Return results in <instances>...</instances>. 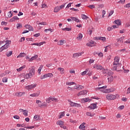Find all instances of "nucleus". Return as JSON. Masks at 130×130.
<instances>
[{
  "label": "nucleus",
  "instance_id": "412c9836",
  "mask_svg": "<svg viewBox=\"0 0 130 130\" xmlns=\"http://www.w3.org/2000/svg\"><path fill=\"white\" fill-rule=\"evenodd\" d=\"M82 38H83V35L82 34H79L76 38V39L77 40H82Z\"/></svg>",
  "mask_w": 130,
  "mask_h": 130
},
{
  "label": "nucleus",
  "instance_id": "f03ea898",
  "mask_svg": "<svg viewBox=\"0 0 130 130\" xmlns=\"http://www.w3.org/2000/svg\"><path fill=\"white\" fill-rule=\"evenodd\" d=\"M106 98L107 100H114L116 99V95L109 93L106 95Z\"/></svg>",
  "mask_w": 130,
  "mask_h": 130
},
{
  "label": "nucleus",
  "instance_id": "ea45409f",
  "mask_svg": "<svg viewBox=\"0 0 130 130\" xmlns=\"http://www.w3.org/2000/svg\"><path fill=\"white\" fill-rule=\"evenodd\" d=\"M39 118H40V116H39V115H37L34 117V119H36V120H38V119H39Z\"/></svg>",
  "mask_w": 130,
  "mask_h": 130
},
{
  "label": "nucleus",
  "instance_id": "a878e982",
  "mask_svg": "<svg viewBox=\"0 0 130 130\" xmlns=\"http://www.w3.org/2000/svg\"><path fill=\"white\" fill-rule=\"evenodd\" d=\"M81 18L83 20H87V19H89V17L85 14H82Z\"/></svg>",
  "mask_w": 130,
  "mask_h": 130
},
{
  "label": "nucleus",
  "instance_id": "3c124183",
  "mask_svg": "<svg viewBox=\"0 0 130 130\" xmlns=\"http://www.w3.org/2000/svg\"><path fill=\"white\" fill-rule=\"evenodd\" d=\"M50 100H51V97H49V98L47 99L46 101L47 103H49L50 102Z\"/></svg>",
  "mask_w": 130,
  "mask_h": 130
},
{
  "label": "nucleus",
  "instance_id": "0e129e2a",
  "mask_svg": "<svg viewBox=\"0 0 130 130\" xmlns=\"http://www.w3.org/2000/svg\"><path fill=\"white\" fill-rule=\"evenodd\" d=\"M5 76H6V73H5V72L0 75L1 78H3V77H5Z\"/></svg>",
  "mask_w": 130,
  "mask_h": 130
},
{
  "label": "nucleus",
  "instance_id": "20e7f679",
  "mask_svg": "<svg viewBox=\"0 0 130 130\" xmlns=\"http://www.w3.org/2000/svg\"><path fill=\"white\" fill-rule=\"evenodd\" d=\"M68 102H69V104L72 107H81V105L80 104L74 103L70 101V100H68Z\"/></svg>",
  "mask_w": 130,
  "mask_h": 130
},
{
  "label": "nucleus",
  "instance_id": "69168bd1",
  "mask_svg": "<svg viewBox=\"0 0 130 130\" xmlns=\"http://www.w3.org/2000/svg\"><path fill=\"white\" fill-rule=\"evenodd\" d=\"M20 42H23V41H25V37H22L20 39Z\"/></svg>",
  "mask_w": 130,
  "mask_h": 130
},
{
  "label": "nucleus",
  "instance_id": "ddd939ff",
  "mask_svg": "<svg viewBox=\"0 0 130 130\" xmlns=\"http://www.w3.org/2000/svg\"><path fill=\"white\" fill-rule=\"evenodd\" d=\"M87 94V90H82L78 93V96H81V95H86Z\"/></svg>",
  "mask_w": 130,
  "mask_h": 130
},
{
  "label": "nucleus",
  "instance_id": "774afa93",
  "mask_svg": "<svg viewBox=\"0 0 130 130\" xmlns=\"http://www.w3.org/2000/svg\"><path fill=\"white\" fill-rule=\"evenodd\" d=\"M125 8H130V3L127 4L125 6Z\"/></svg>",
  "mask_w": 130,
  "mask_h": 130
},
{
  "label": "nucleus",
  "instance_id": "5701e85b",
  "mask_svg": "<svg viewBox=\"0 0 130 130\" xmlns=\"http://www.w3.org/2000/svg\"><path fill=\"white\" fill-rule=\"evenodd\" d=\"M114 23L115 24H116L118 26H120V25H121V21H120V20H115Z\"/></svg>",
  "mask_w": 130,
  "mask_h": 130
},
{
  "label": "nucleus",
  "instance_id": "4468645a",
  "mask_svg": "<svg viewBox=\"0 0 130 130\" xmlns=\"http://www.w3.org/2000/svg\"><path fill=\"white\" fill-rule=\"evenodd\" d=\"M32 77H33V75H31L30 72L29 73L25 74V79H31Z\"/></svg>",
  "mask_w": 130,
  "mask_h": 130
},
{
  "label": "nucleus",
  "instance_id": "f3484780",
  "mask_svg": "<svg viewBox=\"0 0 130 130\" xmlns=\"http://www.w3.org/2000/svg\"><path fill=\"white\" fill-rule=\"evenodd\" d=\"M40 94V92H39L38 93H32L31 94H30V96L31 97H38V96H39Z\"/></svg>",
  "mask_w": 130,
  "mask_h": 130
},
{
  "label": "nucleus",
  "instance_id": "37998d69",
  "mask_svg": "<svg viewBox=\"0 0 130 130\" xmlns=\"http://www.w3.org/2000/svg\"><path fill=\"white\" fill-rule=\"evenodd\" d=\"M28 30L29 31H34V28H33V27L32 26L29 25L28 26Z\"/></svg>",
  "mask_w": 130,
  "mask_h": 130
},
{
  "label": "nucleus",
  "instance_id": "72a5a7b5",
  "mask_svg": "<svg viewBox=\"0 0 130 130\" xmlns=\"http://www.w3.org/2000/svg\"><path fill=\"white\" fill-rule=\"evenodd\" d=\"M48 31H50V33H51L53 31V29L51 28H49V29H46L44 30V32H45L46 33H47Z\"/></svg>",
  "mask_w": 130,
  "mask_h": 130
},
{
  "label": "nucleus",
  "instance_id": "c03bdc74",
  "mask_svg": "<svg viewBox=\"0 0 130 130\" xmlns=\"http://www.w3.org/2000/svg\"><path fill=\"white\" fill-rule=\"evenodd\" d=\"M16 96H18V97H20V96H22L23 95V93L22 92H17L16 93Z\"/></svg>",
  "mask_w": 130,
  "mask_h": 130
},
{
  "label": "nucleus",
  "instance_id": "49530a36",
  "mask_svg": "<svg viewBox=\"0 0 130 130\" xmlns=\"http://www.w3.org/2000/svg\"><path fill=\"white\" fill-rule=\"evenodd\" d=\"M124 3H125V0H120L119 2H118V4H123Z\"/></svg>",
  "mask_w": 130,
  "mask_h": 130
},
{
  "label": "nucleus",
  "instance_id": "9d476101",
  "mask_svg": "<svg viewBox=\"0 0 130 130\" xmlns=\"http://www.w3.org/2000/svg\"><path fill=\"white\" fill-rule=\"evenodd\" d=\"M19 111H20V112H23V114L25 116H28V111H27V110H23V109H20Z\"/></svg>",
  "mask_w": 130,
  "mask_h": 130
},
{
  "label": "nucleus",
  "instance_id": "680f3d73",
  "mask_svg": "<svg viewBox=\"0 0 130 130\" xmlns=\"http://www.w3.org/2000/svg\"><path fill=\"white\" fill-rule=\"evenodd\" d=\"M124 108V106L122 105V106H120L119 107V109H120V110H122V109H123Z\"/></svg>",
  "mask_w": 130,
  "mask_h": 130
},
{
  "label": "nucleus",
  "instance_id": "603ef678",
  "mask_svg": "<svg viewBox=\"0 0 130 130\" xmlns=\"http://www.w3.org/2000/svg\"><path fill=\"white\" fill-rule=\"evenodd\" d=\"M86 74H87V70L86 71L81 73V76H85V75H86Z\"/></svg>",
  "mask_w": 130,
  "mask_h": 130
},
{
  "label": "nucleus",
  "instance_id": "e2e57ef3",
  "mask_svg": "<svg viewBox=\"0 0 130 130\" xmlns=\"http://www.w3.org/2000/svg\"><path fill=\"white\" fill-rule=\"evenodd\" d=\"M122 101H124L125 102L127 101V99L126 98H123L121 99Z\"/></svg>",
  "mask_w": 130,
  "mask_h": 130
},
{
  "label": "nucleus",
  "instance_id": "bb28decb",
  "mask_svg": "<svg viewBox=\"0 0 130 130\" xmlns=\"http://www.w3.org/2000/svg\"><path fill=\"white\" fill-rule=\"evenodd\" d=\"M56 124H58V125H60V126H61L62 125H63V121H58L56 122Z\"/></svg>",
  "mask_w": 130,
  "mask_h": 130
},
{
  "label": "nucleus",
  "instance_id": "7ed1b4c3",
  "mask_svg": "<svg viewBox=\"0 0 130 130\" xmlns=\"http://www.w3.org/2000/svg\"><path fill=\"white\" fill-rule=\"evenodd\" d=\"M53 77V74L52 73H47L43 76H41L40 79L43 80V79H46V78H52Z\"/></svg>",
  "mask_w": 130,
  "mask_h": 130
},
{
  "label": "nucleus",
  "instance_id": "8fccbe9b",
  "mask_svg": "<svg viewBox=\"0 0 130 130\" xmlns=\"http://www.w3.org/2000/svg\"><path fill=\"white\" fill-rule=\"evenodd\" d=\"M98 8H99V9H102V8H103L104 7V5H103V4H100V5H98Z\"/></svg>",
  "mask_w": 130,
  "mask_h": 130
},
{
  "label": "nucleus",
  "instance_id": "473e14b6",
  "mask_svg": "<svg viewBox=\"0 0 130 130\" xmlns=\"http://www.w3.org/2000/svg\"><path fill=\"white\" fill-rule=\"evenodd\" d=\"M57 70L58 71H59L60 72H61V74H63L64 72V69L63 68H58Z\"/></svg>",
  "mask_w": 130,
  "mask_h": 130
},
{
  "label": "nucleus",
  "instance_id": "2eb2a0df",
  "mask_svg": "<svg viewBox=\"0 0 130 130\" xmlns=\"http://www.w3.org/2000/svg\"><path fill=\"white\" fill-rule=\"evenodd\" d=\"M86 124V123L83 122L82 123L79 127V128L80 129H85V127H86V126H85V125Z\"/></svg>",
  "mask_w": 130,
  "mask_h": 130
},
{
  "label": "nucleus",
  "instance_id": "a211bd4d",
  "mask_svg": "<svg viewBox=\"0 0 130 130\" xmlns=\"http://www.w3.org/2000/svg\"><path fill=\"white\" fill-rule=\"evenodd\" d=\"M16 20H19V18H18L17 16H14V17H12L10 19V22H15V21H16Z\"/></svg>",
  "mask_w": 130,
  "mask_h": 130
},
{
  "label": "nucleus",
  "instance_id": "0eeeda50",
  "mask_svg": "<svg viewBox=\"0 0 130 130\" xmlns=\"http://www.w3.org/2000/svg\"><path fill=\"white\" fill-rule=\"evenodd\" d=\"M9 47H10V45L8 44H5L4 45L0 48V52H2V51L5 50V49H8Z\"/></svg>",
  "mask_w": 130,
  "mask_h": 130
},
{
  "label": "nucleus",
  "instance_id": "e433bc0d",
  "mask_svg": "<svg viewBox=\"0 0 130 130\" xmlns=\"http://www.w3.org/2000/svg\"><path fill=\"white\" fill-rule=\"evenodd\" d=\"M51 101H53L54 102H58V100L57 99L51 97Z\"/></svg>",
  "mask_w": 130,
  "mask_h": 130
},
{
  "label": "nucleus",
  "instance_id": "f704fd0d",
  "mask_svg": "<svg viewBox=\"0 0 130 130\" xmlns=\"http://www.w3.org/2000/svg\"><path fill=\"white\" fill-rule=\"evenodd\" d=\"M75 82H67L66 85L68 86H72V85H75Z\"/></svg>",
  "mask_w": 130,
  "mask_h": 130
},
{
  "label": "nucleus",
  "instance_id": "de8ad7c7",
  "mask_svg": "<svg viewBox=\"0 0 130 130\" xmlns=\"http://www.w3.org/2000/svg\"><path fill=\"white\" fill-rule=\"evenodd\" d=\"M30 15L31 16H35V17H36V16H37V14L33 11L31 12Z\"/></svg>",
  "mask_w": 130,
  "mask_h": 130
},
{
  "label": "nucleus",
  "instance_id": "39448f33",
  "mask_svg": "<svg viewBox=\"0 0 130 130\" xmlns=\"http://www.w3.org/2000/svg\"><path fill=\"white\" fill-rule=\"evenodd\" d=\"M37 86V84H31L30 85H27L25 86V89L26 90H28V91H30V90H32V89H34Z\"/></svg>",
  "mask_w": 130,
  "mask_h": 130
},
{
  "label": "nucleus",
  "instance_id": "f257e3e1",
  "mask_svg": "<svg viewBox=\"0 0 130 130\" xmlns=\"http://www.w3.org/2000/svg\"><path fill=\"white\" fill-rule=\"evenodd\" d=\"M113 69L115 71H117V68L118 70L121 68V64L119 63V57L116 56L114 58V61L113 62Z\"/></svg>",
  "mask_w": 130,
  "mask_h": 130
},
{
  "label": "nucleus",
  "instance_id": "c756f323",
  "mask_svg": "<svg viewBox=\"0 0 130 130\" xmlns=\"http://www.w3.org/2000/svg\"><path fill=\"white\" fill-rule=\"evenodd\" d=\"M42 69H43V66L41 65L38 70V74H41V70H42Z\"/></svg>",
  "mask_w": 130,
  "mask_h": 130
},
{
  "label": "nucleus",
  "instance_id": "2f4dec72",
  "mask_svg": "<svg viewBox=\"0 0 130 130\" xmlns=\"http://www.w3.org/2000/svg\"><path fill=\"white\" fill-rule=\"evenodd\" d=\"M64 42V40H61L59 42L57 43L58 45H63V43Z\"/></svg>",
  "mask_w": 130,
  "mask_h": 130
},
{
  "label": "nucleus",
  "instance_id": "09e8293b",
  "mask_svg": "<svg viewBox=\"0 0 130 130\" xmlns=\"http://www.w3.org/2000/svg\"><path fill=\"white\" fill-rule=\"evenodd\" d=\"M86 115H87V116H90V117L94 116V115H92V113H91L90 112H87L86 113Z\"/></svg>",
  "mask_w": 130,
  "mask_h": 130
},
{
  "label": "nucleus",
  "instance_id": "393cba45",
  "mask_svg": "<svg viewBox=\"0 0 130 130\" xmlns=\"http://www.w3.org/2000/svg\"><path fill=\"white\" fill-rule=\"evenodd\" d=\"M71 19H72V20L73 21H75V22H76L77 23H79V22H80V20L78 19V18H76V17H71Z\"/></svg>",
  "mask_w": 130,
  "mask_h": 130
},
{
  "label": "nucleus",
  "instance_id": "5fc2aeb1",
  "mask_svg": "<svg viewBox=\"0 0 130 130\" xmlns=\"http://www.w3.org/2000/svg\"><path fill=\"white\" fill-rule=\"evenodd\" d=\"M20 27H22V24L20 23L17 24V29H20Z\"/></svg>",
  "mask_w": 130,
  "mask_h": 130
},
{
  "label": "nucleus",
  "instance_id": "58836bf2",
  "mask_svg": "<svg viewBox=\"0 0 130 130\" xmlns=\"http://www.w3.org/2000/svg\"><path fill=\"white\" fill-rule=\"evenodd\" d=\"M8 18H12L13 17V13H12V11H10L8 13Z\"/></svg>",
  "mask_w": 130,
  "mask_h": 130
},
{
  "label": "nucleus",
  "instance_id": "4d7b16f0",
  "mask_svg": "<svg viewBox=\"0 0 130 130\" xmlns=\"http://www.w3.org/2000/svg\"><path fill=\"white\" fill-rule=\"evenodd\" d=\"M64 115V112H62V113H61L59 116V118H61V117H62V116H63Z\"/></svg>",
  "mask_w": 130,
  "mask_h": 130
},
{
  "label": "nucleus",
  "instance_id": "9b49d317",
  "mask_svg": "<svg viewBox=\"0 0 130 130\" xmlns=\"http://www.w3.org/2000/svg\"><path fill=\"white\" fill-rule=\"evenodd\" d=\"M107 88V86H102L101 87H98L95 88L96 91H101V92H103V90H105L104 89H106Z\"/></svg>",
  "mask_w": 130,
  "mask_h": 130
},
{
  "label": "nucleus",
  "instance_id": "6e6552de",
  "mask_svg": "<svg viewBox=\"0 0 130 130\" xmlns=\"http://www.w3.org/2000/svg\"><path fill=\"white\" fill-rule=\"evenodd\" d=\"M93 68L96 69V70H101V71H105L104 68L102 66L95 64Z\"/></svg>",
  "mask_w": 130,
  "mask_h": 130
},
{
  "label": "nucleus",
  "instance_id": "4be33fe9",
  "mask_svg": "<svg viewBox=\"0 0 130 130\" xmlns=\"http://www.w3.org/2000/svg\"><path fill=\"white\" fill-rule=\"evenodd\" d=\"M59 11H60V8L58 6H57L54 9V13H58V12H59Z\"/></svg>",
  "mask_w": 130,
  "mask_h": 130
},
{
  "label": "nucleus",
  "instance_id": "6e6d98bb",
  "mask_svg": "<svg viewBox=\"0 0 130 130\" xmlns=\"http://www.w3.org/2000/svg\"><path fill=\"white\" fill-rule=\"evenodd\" d=\"M38 25H47V23L45 22H42L40 23H38Z\"/></svg>",
  "mask_w": 130,
  "mask_h": 130
},
{
  "label": "nucleus",
  "instance_id": "b1692460",
  "mask_svg": "<svg viewBox=\"0 0 130 130\" xmlns=\"http://www.w3.org/2000/svg\"><path fill=\"white\" fill-rule=\"evenodd\" d=\"M13 54V51H10L9 52H7L6 53V55L8 57H9V56H11Z\"/></svg>",
  "mask_w": 130,
  "mask_h": 130
},
{
  "label": "nucleus",
  "instance_id": "c85d7f7f",
  "mask_svg": "<svg viewBox=\"0 0 130 130\" xmlns=\"http://www.w3.org/2000/svg\"><path fill=\"white\" fill-rule=\"evenodd\" d=\"M113 90H110V89L103 90V93H111Z\"/></svg>",
  "mask_w": 130,
  "mask_h": 130
},
{
  "label": "nucleus",
  "instance_id": "cd10ccee",
  "mask_svg": "<svg viewBox=\"0 0 130 130\" xmlns=\"http://www.w3.org/2000/svg\"><path fill=\"white\" fill-rule=\"evenodd\" d=\"M108 80L109 83H111L113 81V76H111L108 78Z\"/></svg>",
  "mask_w": 130,
  "mask_h": 130
},
{
  "label": "nucleus",
  "instance_id": "a18cd8bd",
  "mask_svg": "<svg viewBox=\"0 0 130 130\" xmlns=\"http://www.w3.org/2000/svg\"><path fill=\"white\" fill-rule=\"evenodd\" d=\"M1 25L3 26H7L8 25V22H5V21H2L1 23Z\"/></svg>",
  "mask_w": 130,
  "mask_h": 130
},
{
  "label": "nucleus",
  "instance_id": "7c9ffc66",
  "mask_svg": "<svg viewBox=\"0 0 130 130\" xmlns=\"http://www.w3.org/2000/svg\"><path fill=\"white\" fill-rule=\"evenodd\" d=\"M63 31H71L72 30V27H66L64 28H62Z\"/></svg>",
  "mask_w": 130,
  "mask_h": 130
},
{
  "label": "nucleus",
  "instance_id": "f8f14e48",
  "mask_svg": "<svg viewBox=\"0 0 130 130\" xmlns=\"http://www.w3.org/2000/svg\"><path fill=\"white\" fill-rule=\"evenodd\" d=\"M97 107V104H91L89 107L88 108H90L91 109H95Z\"/></svg>",
  "mask_w": 130,
  "mask_h": 130
},
{
  "label": "nucleus",
  "instance_id": "338daca9",
  "mask_svg": "<svg viewBox=\"0 0 130 130\" xmlns=\"http://www.w3.org/2000/svg\"><path fill=\"white\" fill-rule=\"evenodd\" d=\"M113 29V28H112V27H108V31H112V30Z\"/></svg>",
  "mask_w": 130,
  "mask_h": 130
},
{
  "label": "nucleus",
  "instance_id": "bf43d9fd",
  "mask_svg": "<svg viewBox=\"0 0 130 130\" xmlns=\"http://www.w3.org/2000/svg\"><path fill=\"white\" fill-rule=\"evenodd\" d=\"M113 13H114V11H111L110 13L109 14V17H110V16L112 15L113 14Z\"/></svg>",
  "mask_w": 130,
  "mask_h": 130
},
{
  "label": "nucleus",
  "instance_id": "dca6fc26",
  "mask_svg": "<svg viewBox=\"0 0 130 130\" xmlns=\"http://www.w3.org/2000/svg\"><path fill=\"white\" fill-rule=\"evenodd\" d=\"M36 58H38V55H35L34 56H32L31 58H30L29 60V61H32V60H35Z\"/></svg>",
  "mask_w": 130,
  "mask_h": 130
},
{
  "label": "nucleus",
  "instance_id": "a19ab883",
  "mask_svg": "<svg viewBox=\"0 0 130 130\" xmlns=\"http://www.w3.org/2000/svg\"><path fill=\"white\" fill-rule=\"evenodd\" d=\"M99 39L100 40H101L102 41H105L106 40V38L100 37V38H99Z\"/></svg>",
  "mask_w": 130,
  "mask_h": 130
},
{
  "label": "nucleus",
  "instance_id": "c9c22d12",
  "mask_svg": "<svg viewBox=\"0 0 130 130\" xmlns=\"http://www.w3.org/2000/svg\"><path fill=\"white\" fill-rule=\"evenodd\" d=\"M25 68H26V66H23L20 67L19 69H17V72H21V71H22V70H23V69H25Z\"/></svg>",
  "mask_w": 130,
  "mask_h": 130
},
{
  "label": "nucleus",
  "instance_id": "1a4fd4ad",
  "mask_svg": "<svg viewBox=\"0 0 130 130\" xmlns=\"http://www.w3.org/2000/svg\"><path fill=\"white\" fill-rule=\"evenodd\" d=\"M95 44H96V43H95V42H94L93 41H91L90 42L87 43L86 44V45H87V46L92 47L93 46H95Z\"/></svg>",
  "mask_w": 130,
  "mask_h": 130
},
{
  "label": "nucleus",
  "instance_id": "864d4df0",
  "mask_svg": "<svg viewBox=\"0 0 130 130\" xmlns=\"http://www.w3.org/2000/svg\"><path fill=\"white\" fill-rule=\"evenodd\" d=\"M88 8H89L90 9H95V5H89L88 6Z\"/></svg>",
  "mask_w": 130,
  "mask_h": 130
},
{
  "label": "nucleus",
  "instance_id": "052dcab7",
  "mask_svg": "<svg viewBox=\"0 0 130 130\" xmlns=\"http://www.w3.org/2000/svg\"><path fill=\"white\" fill-rule=\"evenodd\" d=\"M35 37H39L40 36V33L36 34L34 35Z\"/></svg>",
  "mask_w": 130,
  "mask_h": 130
},
{
  "label": "nucleus",
  "instance_id": "6ab92c4d",
  "mask_svg": "<svg viewBox=\"0 0 130 130\" xmlns=\"http://www.w3.org/2000/svg\"><path fill=\"white\" fill-rule=\"evenodd\" d=\"M29 73L31 75L34 76V75H35V69L33 68H31L29 71Z\"/></svg>",
  "mask_w": 130,
  "mask_h": 130
},
{
  "label": "nucleus",
  "instance_id": "4c0bfd02",
  "mask_svg": "<svg viewBox=\"0 0 130 130\" xmlns=\"http://www.w3.org/2000/svg\"><path fill=\"white\" fill-rule=\"evenodd\" d=\"M82 101H84V102H90V101H91V100L90 101V99L89 98H87L86 99H82Z\"/></svg>",
  "mask_w": 130,
  "mask_h": 130
},
{
  "label": "nucleus",
  "instance_id": "aec40b11",
  "mask_svg": "<svg viewBox=\"0 0 130 130\" xmlns=\"http://www.w3.org/2000/svg\"><path fill=\"white\" fill-rule=\"evenodd\" d=\"M26 53H20L19 55L17 56V58H19V57H24V56H26Z\"/></svg>",
  "mask_w": 130,
  "mask_h": 130
},
{
  "label": "nucleus",
  "instance_id": "423d86ee",
  "mask_svg": "<svg viewBox=\"0 0 130 130\" xmlns=\"http://www.w3.org/2000/svg\"><path fill=\"white\" fill-rule=\"evenodd\" d=\"M84 54V52H78L76 53H74L73 54V58H77V57H79V56H81Z\"/></svg>",
  "mask_w": 130,
  "mask_h": 130
},
{
  "label": "nucleus",
  "instance_id": "13d9d810",
  "mask_svg": "<svg viewBox=\"0 0 130 130\" xmlns=\"http://www.w3.org/2000/svg\"><path fill=\"white\" fill-rule=\"evenodd\" d=\"M14 118L15 119H20V117L18 115H15L13 116Z\"/></svg>",
  "mask_w": 130,
  "mask_h": 130
},
{
  "label": "nucleus",
  "instance_id": "79ce46f5",
  "mask_svg": "<svg viewBox=\"0 0 130 130\" xmlns=\"http://www.w3.org/2000/svg\"><path fill=\"white\" fill-rule=\"evenodd\" d=\"M2 81L3 83H7L8 82V78L7 77H4L3 78Z\"/></svg>",
  "mask_w": 130,
  "mask_h": 130
}]
</instances>
